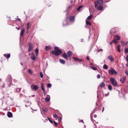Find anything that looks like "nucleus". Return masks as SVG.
Returning a JSON list of instances; mask_svg holds the SVG:
<instances>
[{
	"mask_svg": "<svg viewBox=\"0 0 128 128\" xmlns=\"http://www.w3.org/2000/svg\"><path fill=\"white\" fill-rule=\"evenodd\" d=\"M55 51L52 50L51 51V53L55 55L56 56H58L62 53V51L59 49L58 47H56L54 48Z\"/></svg>",
	"mask_w": 128,
	"mask_h": 128,
	"instance_id": "nucleus-1",
	"label": "nucleus"
},
{
	"mask_svg": "<svg viewBox=\"0 0 128 128\" xmlns=\"http://www.w3.org/2000/svg\"><path fill=\"white\" fill-rule=\"evenodd\" d=\"M67 55L64 53L62 55V57L66 60L68 59V58H70L72 55V53L71 51H69L67 52Z\"/></svg>",
	"mask_w": 128,
	"mask_h": 128,
	"instance_id": "nucleus-2",
	"label": "nucleus"
},
{
	"mask_svg": "<svg viewBox=\"0 0 128 128\" xmlns=\"http://www.w3.org/2000/svg\"><path fill=\"white\" fill-rule=\"evenodd\" d=\"M110 82L114 86H117V82L116 81V79L113 78H111L110 80Z\"/></svg>",
	"mask_w": 128,
	"mask_h": 128,
	"instance_id": "nucleus-3",
	"label": "nucleus"
},
{
	"mask_svg": "<svg viewBox=\"0 0 128 128\" xmlns=\"http://www.w3.org/2000/svg\"><path fill=\"white\" fill-rule=\"evenodd\" d=\"M108 70V72L110 74V75H113L114 74L115 75L117 74V72L114 70L112 67Z\"/></svg>",
	"mask_w": 128,
	"mask_h": 128,
	"instance_id": "nucleus-4",
	"label": "nucleus"
},
{
	"mask_svg": "<svg viewBox=\"0 0 128 128\" xmlns=\"http://www.w3.org/2000/svg\"><path fill=\"white\" fill-rule=\"evenodd\" d=\"M29 48L28 50V51L30 52L33 50V44L31 42H30L29 44Z\"/></svg>",
	"mask_w": 128,
	"mask_h": 128,
	"instance_id": "nucleus-5",
	"label": "nucleus"
},
{
	"mask_svg": "<svg viewBox=\"0 0 128 128\" xmlns=\"http://www.w3.org/2000/svg\"><path fill=\"white\" fill-rule=\"evenodd\" d=\"M69 20L70 22H74L75 20V16H70L69 18Z\"/></svg>",
	"mask_w": 128,
	"mask_h": 128,
	"instance_id": "nucleus-6",
	"label": "nucleus"
},
{
	"mask_svg": "<svg viewBox=\"0 0 128 128\" xmlns=\"http://www.w3.org/2000/svg\"><path fill=\"white\" fill-rule=\"evenodd\" d=\"M108 58L112 62H114V58L112 57V55H110L108 56Z\"/></svg>",
	"mask_w": 128,
	"mask_h": 128,
	"instance_id": "nucleus-7",
	"label": "nucleus"
},
{
	"mask_svg": "<svg viewBox=\"0 0 128 128\" xmlns=\"http://www.w3.org/2000/svg\"><path fill=\"white\" fill-rule=\"evenodd\" d=\"M32 89V90H37L38 89V86L36 85H33L32 86V85L31 86Z\"/></svg>",
	"mask_w": 128,
	"mask_h": 128,
	"instance_id": "nucleus-8",
	"label": "nucleus"
},
{
	"mask_svg": "<svg viewBox=\"0 0 128 128\" xmlns=\"http://www.w3.org/2000/svg\"><path fill=\"white\" fill-rule=\"evenodd\" d=\"M7 79L8 81L9 80L10 84L12 83V78L10 75H9L8 76Z\"/></svg>",
	"mask_w": 128,
	"mask_h": 128,
	"instance_id": "nucleus-9",
	"label": "nucleus"
},
{
	"mask_svg": "<svg viewBox=\"0 0 128 128\" xmlns=\"http://www.w3.org/2000/svg\"><path fill=\"white\" fill-rule=\"evenodd\" d=\"M52 48L50 46H46L44 48V50L46 51H48L49 50L52 49Z\"/></svg>",
	"mask_w": 128,
	"mask_h": 128,
	"instance_id": "nucleus-10",
	"label": "nucleus"
},
{
	"mask_svg": "<svg viewBox=\"0 0 128 128\" xmlns=\"http://www.w3.org/2000/svg\"><path fill=\"white\" fill-rule=\"evenodd\" d=\"M41 87L42 90L43 91L44 93L45 94V90L44 88V85L43 83H42L41 85Z\"/></svg>",
	"mask_w": 128,
	"mask_h": 128,
	"instance_id": "nucleus-11",
	"label": "nucleus"
},
{
	"mask_svg": "<svg viewBox=\"0 0 128 128\" xmlns=\"http://www.w3.org/2000/svg\"><path fill=\"white\" fill-rule=\"evenodd\" d=\"M4 56L7 59H8L9 58H10V54H4Z\"/></svg>",
	"mask_w": 128,
	"mask_h": 128,
	"instance_id": "nucleus-12",
	"label": "nucleus"
},
{
	"mask_svg": "<svg viewBox=\"0 0 128 128\" xmlns=\"http://www.w3.org/2000/svg\"><path fill=\"white\" fill-rule=\"evenodd\" d=\"M7 114L9 118H11L12 116V114L10 112H8Z\"/></svg>",
	"mask_w": 128,
	"mask_h": 128,
	"instance_id": "nucleus-13",
	"label": "nucleus"
},
{
	"mask_svg": "<svg viewBox=\"0 0 128 128\" xmlns=\"http://www.w3.org/2000/svg\"><path fill=\"white\" fill-rule=\"evenodd\" d=\"M25 30L24 28H22L21 30L20 33V35L21 36H23V34Z\"/></svg>",
	"mask_w": 128,
	"mask_h": 128,
	"instance_id": "nucleus-14",
	"label": "nucleus"
},
{
	"mask_svg": "<svg viewBox=\"0 0 128 128\" xmlns=\"http://www.w3.org/2000/svg\"><path fill=\"white\" fill-rule=\"evenodd\" d=\"M27 30H28L31 27V25L30 22H28L27 24Z\"/></svg>",
	"mask_w": 128,
	"mask_h": 128,
	"instance_id": "nucleus-15",
	"label": "nucleus"
},
{
	"mask_svg": "<svg viewBox=\"0 0 128 128\" xmlns=\"http://www.w3.org/2000/svg\"><path fill=\"white\" fill-rule=\"evenodd\" d=\"M115 39L117 40H120V36L118 35H116L115 36Z\"/></svg>",
	"mask_w": 128,
	"mask_h": 128,
	"instance_id": "nucleus-16",
	"label": "nucleus"
},
{
	"mask_svg": "<svg viewBox=\"0 0 128 128\" xmlns=\"http://www.w3.org/2000/svg\"><path fill=\"white\" fill-rule=\"evenodd\" d=\"M31 58L33 60H34L35 59V56L34 55V54L33 53H32L31 54Z\"/></svg>",
	"mask_w": 128,
	"mask_h": 128,
	"instance_id": "nucleus-17",
	"label": "nucleus"
},
{
	"mask_svg": "<svg viewBox=\"0 0 128 128\" xmlns=\"http://www.w3.org/2000/svg\"><path fill=\"white\" fill-rule=\"evenodd\" d=\"M97 2L100 5H102L104 2V1L102 0H97Z\"/></svg>",
	"mask_w": 128,
	"mask_h": 128,
	"instance_id": "nucleus-18",
	"label": "nucleus"
},
{
	"mask_svg": "<svg viewBox=\"0 0 128 128\" xmlns=\"http://www.w3.org/2000/svg\"><path fill=\"white\" fill-rule=\"evenodd\" d=\"M0 86L2 88H4L5 87L4 84L2 81H0Z\"/></svg>",
	"mask_w": 128,
	"mask_h": 128,
	"instance_id": "nucleus-19",
	"label": "nucleus"
},
{
	"mask_svg": "<svg viewBox=\"0 0 128 128\" xmlns=\"http://www.w3.org/2000/svg\"><path fill=\"white\" fill-rule=\"evenodd\" d=\"M93 16L92 14H91L87 18V19L89 20H90L92 18V17Z\"/></svg>",
	"mask_w": 128,
	"mask_h": 128,
	"instance_id": "nucleus-20",
	"label": "nucleus"
},
{
	"mask_svg": "<svg viewBox=\"0 0 128 128\" xmlns=\"http://www.w3.org/2000/svg\"><path fill=\"white\" fill-rule=\"evenodd\" d=\"M103 6H99L98 7V9L100 10H102L103 9Z\"/></svg>",
	"mask_w": 128,
	"mask_h": 128,
	"instance_id": "nucleus-21",
	"label": "nucleus"
},
{
	"mask_svg": "<svg viewBox=\"0 0 128 128\" xmlns=\"http://www.w3.org/2000/svg\"><path fill=\"white\" fill-rule=\"evenodd\" d=\"M104 86L105 84L104 82H102L99 85V86L101 88H102L104 87Z\"/></svg>",
	"mask_w": 128,
	"mask_h": 128,
	"instance_id": "nucleus-22",
	"label": "nucleus"
},
{
	"mask_svg": "<svg viewBox=\"0 0 128 128\" xmlns=\"http://www.w3.org/2000/svg\"><path fill=\"white\" fill-rule=\"evenodd\" d=\"M60 62L62 64H65V61L63 60L60 59Z\"/></svg>",
	"mask_w": 128,
	"mask_h": 128,
	"instance_id": "nucleus-23",
	"label": "nucleus"
},
{
	"mask_svg": "<svg viewBox=\"0 0 128 128\" xmlns=\"http://www.w3.org/2000/svg\"><path fill=\"white\" fill-rule=\"evenodd\" d=\"M126 77L125 76H124L122 78V79L120 80L121 81V80H122V83H123L126 80Z\"/></svg>",
	"mask_w": 128,
	"mask_h": 128,
	"instance_id": "nucleus-24",
	"label": "nucleus"
},
{
	"mask_svg": "<svg viewBox=\"0 0 128 128\" xmlns=\"http://www.w3.org/2000/svg\"><path fill=\"white\" fill-rule=\"evenodd\" d=\"M42 110L45 112H46L48 111V109L46 108H42Z\"/></svg>",
	"mask_w": 128,
	"mask_h": 128,
	"instance_id": "nucleus-25",
	"label": "nucleus"
},
{
	"mask_svg": "<svg viewBox=\"0 0 128 128\" xmlns=\"http://www.w3.org/2000/svg\"><path fill=\"white\" fill-rule=\"evenodd\" d=\"M108 88L109 90H112V86L110 85H108Z\"/></svg>",
	"mask_w": 128,
	"mask_h": 128,
	"instance_id": "nucleus-26",
	"label": "nucleus"
},
{
	"mask_svg": "<svg viewBox=\"0 0 128 128\" xmlns=\"http://www.w3.org/2000/svg\"><path fill=\"white\" fill-rule=\"evenodd\" d=\"M120 45H118L117 47V49L118 50V51L119 52H120Z\"/></svg>",
	"mask_w": 128,
	"mask_h": 128,
	"instance_id": "nucleus-27",
	"label": "nucleus"
},
{
	"mask_svg": "<svg viewBox=\"0 0 128 128\" xmlns=\"http://www.w3.org/2000/svg\"><path fill=\"white\" fill-rule=\"evenodd\" d=\"M35 52L36 54V56H37L38 52V48H36V49L35 50Z\"/></svg>",
	"mask_w": 128,
	"mask_h": 128,
	"instance_id": "nucleus-28",
	"label": "nucleus"
},
{
	"mask_svg": "<svg viewBox=\"0 0 128 128\" xmlns=\"http://www.w3.org/2000/svg\"><path fill=\"white\" fill-rule=\"evenodd\" d=\"M86 24L90 26L92 24L90 22L88 21H86Z\"/></svg>",
	"mask_w": 128,
	"mask_h": 128,
	"instance_id": "nucleus-29",
	"label": "nucleus"
},
{
	"mask_svg": "<svg viewBox=\"0 0 128 128\" xmlns=\"http://www.w3.org/2000/svg\"><path fill=\"white\" fill-rule=\"evenodd\" d=\"M45 100L46 102H48L50 100V98L48 97H46L45 98Z\"/></svg>",
	"mask_w": 128,
	"mask_h": 128,
	"instance_id": "nucleus-30",
	"label": "nucleus"
},
{
	"mask_svg": "<svg viewBox=\"0 0 128 128\" xmlns=\"http://www.w3.org/2000/svg\"><path fill=\"white\" fill-rule=\"evenodd\" d=\"M28 72L31 74L32 75L33 74V72L32 71L30 70L29 69L28 70Z\"/></svg>",
	"mask_w": 128,
	"mask_h": 128,
	"instance_id": "nucleus-31",
	"label": "nucleus"
},
{
	"mask_svg": "<svg viewBox=\"0 0 128 128\" xmlns=\"http://www.w3.org/2000/svg\"><path fill=\"white\" fill-rule=\"evenodd\" d=\"M103 68L105 69H106L108 68V66H107L106 64H104L103 67Z\"/></svg>",
	"mask_w": 128,
	"mask_h": 128,
	"instance_id": "nucleus-32",
	"label": "nucleus"
},
{
	"mask_svg": "<svg viewBox=\"0 0 128 128\" xmlns=\"http://www.w3.org/2000/svg\"><path fill=\"white\" fill-rule=\"evenodd\" d=\"M53 117L57 120L58 118V116L56 114H54L53 115Z\"/></svg>",
	"mask_w": 128,
	"mask_h": 128,
	"instance_id": "nucleus-33",
	"label": "nucleus"
},
{
	"mask_svg": "<svg viewBox=\"0 0 128 128\" xmlns=\"http://www.w3.org/2000/svg\"><path fill=\"white\" fill-rule=\"evenodd\" d=\"M82 6H79L77 9L78 11H79L82 8Z\"/></svg>",
	"mask_w": 128,
	"mask_h": 128,
	"instance_id": "nucleus-34",
	"label": "nucleus"
},
{
	"mask_svg": "<svg viewBox=\"0 0 128 128\" xmlns=\"http://www.w3.org/2000/svg\"><path fill=\"white\" fill-rule=\"evenodd\" d=\"M94 3L95 4V8H96L98 5V3H97L96 2H94Z\"/></svg>",
	"mask_w": 128,
	"mask_h": 128,
	"instance_id": "nucleus-35",
	"label": "nucleus"
},
{
	"mask_svg": "<svg viewBox=\"0 0 128 128\" xmlns=\"http://www.w3.org/2000/svg\"><path fill=\"white\" fill-rule=\"evenodd\" d=\"M40 74L41 78H42L43 77V75L42 73L41 72H40Z\"/></svg>",
	"mask_w": 128,
	"mask_h": 128,
	"instance_id": "nucleus-36",
	"label": "nucleus"
},
{
	"mask_svg": "<svg viewBox=\"0 0 128 128\" xmlns=\"http://www.w3.org/2000/svg\"><path fill=\"white\" fill-rule=\"evenodd\" d=\"M91 68L94 70H97V68H96V67H93V66H91Z\"/></svg>",
	"mask_w": 128,
	"mask_h": 128,
	"instance_id": "nucleus-37",
	"label": "nucleus"
},
{
	"mask_svg": "<svg viewBox=\"0 0 128 128\" xmlns=\"http://www.w3.org/2000/svg\"><path fill=\"white\" fill-rule=\"evenodd\" d=\"M73 58L76 61H78L79 60V59L77 57H74Z\"/></svg>",
	"mask_w": 128,
	"mask_h": 128,
	"instance_id": "nucleus-38",
	"label": "nucleus"
},
{
	"mask_svg": "<svg viewBox=\"0 0 128 128\" xmlns=\"http://www.w3.org/2000/svg\"><path fill=\"white\" fill-rule=\"evenodd\" d=\"M113 42L115 44H116L118 43V42L116 41L115 40H113Z\"/></svg>",
	"mask_w": 128,
	"mask_h": 128,
	"instance_id": "nucleus-39",
	"label": "nucleus"
},
{
	"mask_svg": "<svg viewBox=\"0 0 128 128\" xmlns=\"http://www.w3.org/2000/svg\"><path fill=\"white\" fill-rule=\"evenodd\" d=\"M125 52L126 53H128V48H125Z\"/></svg>",
	"mask_w": 128,
	"mask_h": 128,
	"instance_id": "nucleus-40",
	"label": "nucleus"
},
{
	"mask_svg": "<svg viewBox=\"0 0 128 128\" xmlns=\"http://www.w3.org/2000/svg\"><path fill=\"white\" fill-rule=\"evenodd\" d=\"M48 120L49 121L52 123V121L51 120V119L49 118H48Z\"/></svg>",
	"mask_w": 128,
	"mask_h": 128,
	"instance_id": "nucleus-41",
	"label": "nucleus"
},
{
	"mask_svg": "<svg viewBox=\"0 0 128 128\" xmlns=\"http://www.w3.org/2000/svg\"><path fill=\"white\" fill-rule=\"evenodd\" d=\"M51 84H47V86L48 87L50 88V87L51 86Z\"/></svg>",
	"mask_w": 128,
	"mask_h": 128,
	"instance_id": "nucleus-42",
	"label": "nucleus"
},
{
	"mask_svg": "<svg viewBox=\"0 0 128 128\" xmlns=\"http://www.w3.org/2000/svg\"><path fill=\"white\" fill-rule=\"evenodd\" d=\"M54 124H55V125L56 126H57V125H58V123L56 122L55 121H54Z\"/></svg>",
	"mask_w": 128,
	"mask_h": 128,
	"instance_id": "nucleus-43",
	"label": "nucleus"
},
{
	"mask_svg": "<svg viewBox=\"0 0 128 128\" xmlns=\"http://www.w3.org/2000/svg\"><path fill=\"white\" fill-rule=\"evenodd\" d=\"M97 77L98 78H100V75L99 74H98L97 75Z\"/></svg>",
	"mask_w": 128,
	"mask_h": 128,
	"instance_id": "nucleus-44",
	"label": "nucleus"
},
{
	"mask_svg": "<svg viewBox=\"0 0 128 128\" xmlns=\"http://www.w3.org/2000/svg\"><path fill=\"white\" fill-rule=\"evenodd\" d=\"M125 73L128 76V71H127V70L125 71Z\"/></svg>",
	"mask_w": 128,
	"mask_h": 128,
	"instance_id": "nucleus-45",
	"label": "nucleus"
},
{
	"mask_svg": "<svg viewBox=\"0 0 128 128\" xmlns=\"http://www.w3.org/2000/svg\"><path fill=\"white\" fill-rule=\"evenodd\" d=\"M126 61L127 62L128 64V56H127L126 57Z\"/></svg>",
	"mask_w": 128,
	"mask_h": 128,
	"instance_id": "nucleus-46",
	"label": "nucleus"
},
{
	"mask_svg": "<svg viewBox=\"0 0 128 128\" xmlns=\"http://www.w3.org/2000/svg\"><path fill=\"white\" fill-rule=\"evenodd\" d=\"M103 50L102 49H100V50H98V51H97V52H99L100 51H102Z\"/></svg>",
	"mask_w": 128,
	"mask_h": 128,
	"instance_id": "nucleus-47",
	"label": "nucleus"
},
{
	"mask_svg": "<svg viewBox=\"0 0 128 128\" xmlns=\"http://www.w3.org/2000/svg\"><path fill=\"white\" fill-rule=\"evenodd\" d=\"M113 42V40H112V41L111 42H110V45H112V44Z\"/></svg>",
	"mask_w": 128,
	"mask_h": 128,
	"instance_id": "nucleus-48",
	"label": "nucleus"
},
{
	"mask_svg": "<svg viewBox=\"0 0 128 128\" xmlns=\"http://www.w3.org/2000/svg\"><path fill=\"white\" fill-rule=\"evenodd\" d=\"M62 120V118L60 117L59 118H58V120L59 121H60V120Z\"/></svg>",
	"mask_w": 128,
	"mask_h": 128,
	"instance_id": "nucleus-49",
	"label": "nucleus"
},
{
	"mask_svg": "<svg viewBox=\"0 0 128 128\" xmlns=\"http://www.w3.org/2000/svg\"><path fill=\"white\" fill-rule=\"evenodd\" d=\"M86 58H87V59L88 60H90V59H89V58L88 56H87Z\"/></svg>",
	"mask_w": 128,
	"mask_h": 128,
	"instance_id": "nucleus-50",
	"label": "nucleus"
},
{
	"mask_svg": "<svg viewBox=\"0 0 128 128\" xmlns=\"http://www.w3.org/2000/svg\"><path fill=\"white\" fill-rule=\"evenodd\" d=\"M94 117L95 118H96L97 117V115L96 114H94Z\"/></svg>",
	"mask_w": 128,
	"mask_h": 128,
	"instance_id": "nucleus-51",
	"label": "nucleus"
},
{
	"mask_svg": "<svg viewBox=\"0 0 128 128\" xmlns=\"http://www.w3.org/2000/svg\"><path fill=\"white\" fill-rule=\"evenodd\" d=\"M17 20H18V21H20V19L19 18H17Z\"/></svg>",
	"mask_w": 128,
	"mask_h": 128,
	"instance_id": "nucleus-52",
	"label": "nucleus"
},
{
	"mask_svg": "<svg viewBox=\"0 0 128 128\" xmlns=\"http://www.w3.org/2000/svg\"><path fill=\"white\" fill-rule=\"evenodd\" d=\"M16 28H17L18 30H19L20 29V28H18L17 27H16Z\"/></svg>",
	"mask_w": 128,
	"mask_h": 128,
	"instance_id": "nucleus-53",
	"label": "nucleus"
},
{
	"mask_svg": "<svg viewBox=\"0 0 128 128\" xmlns=\"http://www.w3.org/2000/svg\"><path fill=\"white\" fill-rule=\"evenodd\" d=\"M83 41V39H82L80 40V41L81 42H82Z\"/></svg>",
	"mask_w": 128,
	"mask_h": 128,
	"instance_id": "nucleus-54",
	"label": "nucleus"
},
{
	"mask_svg": "<svg viewBox=\"0 0 128 128\" xmlns=\"http://www.w3.org/2000/svg\"><path fill=\"white\" fill-rule=\"evenodd\" d=\"M78 61H79V62H81L82 61V60H80L79 59V60H78Z\"/></svg>",
	"mask_w": 128,
	"mask_h": 128,
	"instance_id": "nucleus-55",
	"label": "nucleus"
},
{
	"mask_svg": "<svg viewBox=\"0 0 128 128\" xmlns=\"http://www.w3.org/2000/svg\"><path fill=\"white\" fill-rule=\"evenodd\" d=\"M104 107H103L102 110V112H103L104 110Z\"/></svg>",
	"mask_w": 128,
	"mask_h": 128,
	"instance_id": "nucleus-56",
	"label": "nucleus"
},
{
	"mask_svg": "<svg viewBox=\"0 0 128 128\" xmlns=\"http://www.w3.org/2000/svg\"><path fill=\"white\" fill-rule=\"evenodd\" d=\"M90 64L91 65H93V64L92 63H91Z\"/></svg>",
	"mask_w": 128,
	"mask_h": 128,
	"instance_id": "nucleus-57",
	"label": "nucleus"
},
{
	"mask_svg": "<svg viewBox=\"0 0 128 128\" xmlns=\"http://www.w3.org/2000/svg\"><path fill=\"white\" fill-rule=\"evenodd\" d=\"M81 121L83 123H84V122H83V120H81Z\"/></svg>",
	"mask_w": 128,
	"mask_h": 128,
	"instance_id": "nucleus-58",
	"label": "nucleus"
},
{
	"mask_svg": "<svg viewBox=\"0 0 128 128\" xmlns=\"http://www.w3.org/2000/svg\"><path fill=\"white\" fill-rule=\"evenodd\" d=\"M38 16L39 17V18H41V16L40 15L39 16Z\"/></svg>",
	"mask_w": 128,
	"mask_h": 128,
	"instance_id": "nucleus-59",
	"label": "nucleus"
},
{
	"mask_svg": "<svg viewBox=\"0 0 128 128\" xmlns=\"http://www.w3.org/2000/svg\"><path fill=\"white\" fill-rule=\"evenodd\" d=\"M32 110L33 111H36L37 110H33V109Z\"/></svg>",
	"mask_w": 128,
	"mask_h": 128,
	"instance_id": "nucleus-60",
	"label": "nucleus"
},
{
	"mask_svg": "<svg viewBox=\"0 0 128 128\" xmlns=\"http://www.w3.org/2000/svg\"><path fill=\"white\" fill-rule=\"evenodd\" d=\"M72 0H71L70 1V2L71 3H72Z\"/></svg>",
	"mask_w": 128,
	"mask_h": 128,
	"instance_id": "nucleus-61",
	"label": "nucleus"
},
{
	"mask_svg": "<svg viewBox=\"0 0 128 128\" xmlns=\"http://www.w3.org/2000/svg\"><path fill=\"white\" fill-rule=\"evenodd\" d=\"M123 42H121V44H122V43H123Z\"/></svg>",
	"mask_w": 128,
	"mask_h": 128,
	"instance_id": "nucleus-62",
	"label": "nucleus"
},
{
	"mask_svg": "<svg viewBox=\"0 0 128 128\" xmlns=\"http://www.w3.org/2000/svg\"><path fill=\"white\" fill-rule=\"evenodd\" d=\"M27 33H28V31H27Z\"/></svg>",
	"mask_w": 128,
	"mask_h": 128,
	"instance_id": "nucleus-63",
	"label": "nucleus"
},
{
	"mask_svg": "<svg viewBox=\"0 0 128 128\" xmlns=\"http://www.w3.org/2000/svg\"><path fill=\"white\" fill-rule=\"evenodd\" d=\"M116 32H114V33H115Z\"/></svg>",
	"mask_w": 128,
	"mask_h": 128,
	"instance_id": "nucleus-64",
	"label": "nucleus"
}]
</instances>
